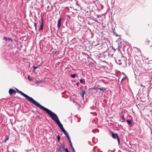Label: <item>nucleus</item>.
Masks as SVG:
<instances>
[{"instance_id": "obj_16", "label": "nucleus", "mask_w": 152, "mask_h": 152, "mask_svg": "<svg viewBox=\"0 0 152 152\" xmlns=\"http://www.w3.org/2000/svg\"><path fill=\"white\" fill-rule=\"evenodd\" d=\"M98 87H94L92 88V89L96 90L97 91H98Z\"/></svg>"}, {"instance_id": "obj_26", "label": "nucleus", "mask_w": 152, "mask_h": 152, "mask_svg": "<svg viewBox=\"0 0 152 152\" xmlns=\"http://www.w3.org/2000/svg\"><path fill=\"white\" fill-rule=\"evenodd\" d=\"M8 138H6L5 139V141H6L7 140H8Z\"/></svg>"}, {"instance_id": "obj_5", "label": "nucleus", "mask_w": 152, "mask_h": 152, "mask_svg": "<svg viewBox=\"0 0 152 152\" xmlns=\"http://www.w3.org/2000/svg\"><path fill=\"white\" fill-rule=\"evenodd\" d=\"M65 147V145L64 144L61 145L59 147V149L58 150V151H64V149Z\"/></svg>"}, {"instance_id": "obj_17", "label": "nucleus", "mask_w": 152, "mask_h": 152, "mask_svg": "<svg viewBox=\"0 0 152 152\" xmlns=\"http://www.w3.org/2000/svg\"><path fill=\"white\" fill-rule=\"evenodd\" d=\"M57 139L58 141H59L60 140V137L59 135L57 136Z\"/></svg>"}, {"instance_id": "obj_11", "label": "nucleus", "mask_w": 152, "mask_h": 152, "mask_svg": "<svg viewBox=\"0 0 152 152\" xmlns=\"http://www.w3.org/2000/svg\"><path fill=\"white\" fill-rule=\"evenodd\" d=\"M4 39H6V40H10L12 42V39H11V38H7V37H5L4 38Z\"/></svg>"}, {"instance_id": "obj_3", "label": "nucleus", "mask_w": 152, "mask_h": 152, "mask_svg": "<svg viewBox=\"0 0 152 152\" xmlns=\"http://www.w3.org/2000/svg\"><path fill=\"white\" fill-rule=\"evenodd\" d=\"M59 127H60L61 131L63 132L64 133L65 135L67 136V137L69 136L67 132L66 131V130L64 128L62 124Z\"/></svg>"}, {"instance_id": "obj_6", "label": "nucleus", "mask_w": 152, "mask_h": 152, "mask_svg": "<svg viewBox=\"0 0 152 152\" xmlns=\"http://www.w3.org/2000/svg\"><path fill=\"white\" fill-rule=\"evenodd\" d=\"M62 20V18L61 17H60L58 20L57 27L58 28H60L61 27V22Z\"/></svg>"}, {"instance_id": "obj_25", "label": "nucleus", "mask_w": 152, "mask_h": 152, "mask_svg": "<svg viewBox=\"0 0 152 152\" xmlns=\"http://www.w3.org/2000/svg\"><path fill=\"white\" fill-rule=\"evenodd\" d=\"M39 81H36L35 82V83H39Z\"/></svg>"}, {"instance_id": "obj_30", "label": "nucleus", "mask_w": 152, "mask_h": 152, "mask_svg": "<svg viewBox=\"0 0 152 152\" xmlns=\"http://www.w3.org/2000/svg\"><path fill=\"white\" fill-rule=\"evenodd\" d=\"M116 62H117V63H118V62H117V61H116Z\"/></svg>"}, {"instance_id": "obj_19", "label": "nucleus", "mask_w": 152, "mask_h": 152, "mask_svg": "<svg viewBox=\"0 0 152 152\" xmlns=\"http://www.w3.org/2000/svg\"><path fill=\"white\" fill-rule=\"evenodd\" d=\"M65 151L66 152H70L69 151H68V149L67 148H66L65 149Z\"/></svg>"}, {"instance_id": "obj_7", "label": "nucleus", "mask_w": 152, "mask_h": 152, "mask_svg": "<svg viewBox=\"0 0 152 152\" xmlns=\"http://www.w3.org/2000/svg\"><path fill=\"white\" fill-rule=\"evenodd\" d=\"M9 92L10 94H11L13 93H16V91L15 90L12 89H9Z\"/></svg>"}, {"instance_id": "obj_10", "label": "nucleus", "mask_w": 152, "mask_h": 152, "mask_svg": "<svg viewBox=\"0 0 152 152\" xmlns=\"http://www.w3.org/2000/svg\"><path fill=\"white\" fill-rule=\"evenodd\" d=\"M98 90H101V91H103V92H104L106 90V89L105 88H99L98 87Z\"/></svg>"}, {"instance_id": "obj_24", "label": "nucleus", "mask_w": 152, "mask_h": 152, "mask_svg": "<svg viewBox=\"0 0 152 152\" xmlns=\"http://www.w3.org/2000/svg\"><path fill=\"white\" fill-rule=\"evenodd\" d=\"M79 82H77V86H78L79 85Z\"/></svg>"}, {"instance_id": "obj_9", "label": "nucleus", "mask_w": 152, "mask_h": 152, "mask_svg": "<svg viewBox=\"0 0 152 152\" xmlns=\"http://www.w3.org/2000/svg\"><path fill=\"white\" fill-rule=\"evenodd\" d=\"M86 93V91L84 90H83L81 91V96L82 97L83 99H84V94Z\"/></svg>"}, {"instance_id": "obj_2", "label": "nucleus", "mask_w": 152, "mask_h": 152, "mask_svg": "<svg viewBox=\"0 0 152 152\" xmlns=\"http://www.w3.org/2000/svg\"><path fill=\"white\" fill-rule=\"evenodd\" d=\"M18 93L20 94L21 95L25 97L29 101L31 102L35 105L36 106L38 103L37 101L34 100L32 97L28 96L27 95L25 94L21 91H20L16 89Z\"/></svg>"}, {"instance_id": "obj_28", "label": "nucleus", "mask_w": 152, "mask_h": 152, "mask_svg": "<svg viewBox=\"0 0 152 152\" xmlns=\"http://www.w3.org/2000/svg\"><path fill=\"white\" fill-rule=\"evenodd\" d=\"M123 80H124V78H123L122 79V81Z\"/></svg>"}, {"instance_id": "obj_20", "label": "nucleus", "mask_w": 152, "mask_h": 152, "mask_svg": "<svg viewBox=\"0 0 152 152\" xmlns=\"http://www.w3.org/2000/svg\"><path fill=\"white\" fill-rule=\"evenodd\" d=\"M28 79L30 81H31L32 80V78H30V76H28Z\"/></svg>"}, {"instance_id": "obj_14", "label": "nucleus", "mask_w": 152, "mask_h": 152, "mask_svg": "<svg viewBox=\"0 0 152 152\" xmlns=\"http://www.w3.org/2000/svg\"><path fill=\"white\" fill-rule=\"evenodd\" d=\"M84 80L83 79H80V82L82 83H83V81H84Z\"/></svg>"}, {"instance_id": "obj_29", "label": "nucleus", "mask_w": 152, "mask_h": 152, "mask_svg": "<svg viewBox=\"0 0 152 152\" xmlns=\"http://www.w3.org/2000/svg\"><path fill=\"white\" fill-rule=\"evenodd\" d=\"M116 62H117V63H118V62H117V61H116Z\"/></svg>"}, {"instance_id": "obj_12", "label": "nucleus", "mask_w": 152, "mask_h": 152, "mask_svg": "<svg viewBox=\"0 0 152 152\" xmlns=\"http://www.w3.org/2000/svg\"><path fill=\"white\" fill-rule=\"evenodd\" d=\"M126 121L127 122V123L129 125H130L131 124V121L129 120H127Z\"/></svg>"}, {"instance_id": "obj_8", "label": "nucleus", "mask_w": 152, "mask_h": 152, "mask_svg": "<svg viewBox=\"0 0 152 152\" xmlns=\"http://www.w3.org/2000/svg\"><path fill=\"white\" fill-rule=\"evenodd\" d=\"M43 19L42 18V24L40 28L39 29V31H40L41 30H42L43 29Z\"/></svg>"}, {"instance_id": "obj_1", "label": "nucleus", "mask_w": 152, "mask_h": 152, "mask_svg": "<svg viewBox=\"0 0 152 152\" xmlns=\"http://www.w3.org/2000/svg\"><path fill=\"white\" fill-rule=\"evenodd\" d=\"M36 106L43 110L48 113L51 116L52 118L55 121L59 126H60L62 124L59 121L56 115L53 113L51 111L41 105L39 103H38Z\"/></svg>"}, {"instance_id": "obj_15", "label": "nucleus", "mask_w": 152, "mask_h": 152, "mask_svg": "<svg viewBox=\"0 0 152 152\" xmlns=\"http://www.w3.org/2000/svg\"><path fill=\"white\" fill-rule=\"evenodd\" d=\"M37 23H34V26L35 27V29L37 30Z\"/></svg>"}, {"instance_id": "obj_21", "label": "nucleus", "mask_w": 152, "mask_h": 152, "mask_svg": "<svg viewBox=\"0 0 152 152\" xmlns=\"http://www.w3.org/2000/svg\"><path fill=\"white\" fill-rule=\"evenodd\" d=\"M38 67L37 66H34V70L36 69L37 68H38Z\"/></svg>"}, {"instance_id": "obj_4", "label": "nucleus", "mask_w": 152, "mask_h": 152, "mask_svg": "<svg viewBox=\"0 0 152 152\" xmlns=\"http://www.w3.org/2000/svg\"><path fill=\"white\" fill-rule=\"evenodd\" d=\"M112 136L113 138L116 139L117 138V139L118 144H119L120 139L117 134H116L112 133Z\"/></svg>"}, {"instance_id": "obj_13", "label": "nucleus", "mask_w": 152, "mask_h": 152, "mask_svg": "<svg viewBox=\"0 0 152 152\" xmlns=\"http://www.w3.org/2000/svg\"><path fill=\"white\" fill-rule=\"evenodd\" d=\"M71 76L72 77L74 78L76 77V75L75 74H73L71 75Z\"/></svg>"}, {"instance_id": "obj_22", "label": "nucleus", "mask_w": 152, "mask_h": 152, "mask_svg": "<svg viewBox=\"0 0 152 152\" xmlns=\"http://www.w3.org/2000/svg\"><path fill=\"white\" fill-rule=\"evenodd\" d=\"M72 150H73V151L74 152H75V149H74V148H73V147H72Z\"/></svg>"}, {"instance_id": "obj_23", "label": "nucleus", "mask_w": 152, "mask_h": 152, "mask_svg": "<svg viewBox=\"0 0 152 152\" xmlns=\"http://www.w3.org/2000/svg\"><path fill=\"white\" fill-rule=\"evenodd\" d=\"M70 145H71V147H73V146H72V144L71 142V143H70Z\"/></svg>"}, {"instance_id": "obj_18", "label": "nucleus", "mask_w": 152, "mask_h": 152, "mask_svg": "<svg viewBox=\"0 0 152 152\" xmlns=\"http://www.w3.org/2000/svg\"><path fill=\"white\" fill-rule=\"evenodd\" d=\"M67 137V138H68V140H69V142L70 143H71V140H70V137H69V136H68V137Z\"/></svg>"}, {"instance_id": "obj_27", "label": "nucleus", "mask_w": 152, "mask_h": 152, "mask_svg": "<svg viewBox=\"0 0 152 152\" xmlns=\"http://www.w3.org/2000/svg\"><path fill=\"white\" fill-rule=\"evenodd\" d=\"M119 62L118 63L119 64H121L120 61H119Z\"/></svg>"}]
</instances>
